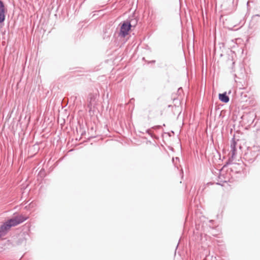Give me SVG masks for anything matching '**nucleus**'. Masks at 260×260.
<instances>
[{
	"mask_svg": "<svg viewBox=\"0 0 260 260\" xmlns=\"http://www.w3.org/2000/svg\"><path fill=\"white\" fill-rule=\"evenodd\" d=\"M11 227L8 221L5 222L0 228V236L4 235Z\"/></svg>",
	"mask_w": 260,
	"mask_h": 260,
	"instance_id": "obj_4",
	"label": "nucleus"
},
{
	"mask_svg": "<svg viewBox=\"0 0 260 260\" xmlns=\"http://www.w3.org/2000/svg\"><path fill=\"white\" fill-rule=\"evenodd\" d=\"M131 26L129 22H124L121 26L120 34L123 37L127 35Z\"/></svg>",
	"mask_w": 260,
	"mask_h": 260,
	"instance_id": "obj_2",
	"label": "nucleus"
},
{
	"mask_svg": "<svg viewBox=\"0 0 260 260\" xmlns=\"http://www.w3.org/2000/svg\"><path fill=\"white\" fill-rule=\"evenodd\" d=\"M7 12L4 4L0 0V23L3 22L5 19V14Z\"/></svg>",
	"mask_w": 260,
	"mask_h": 260,
	"instance_id": "obj_3",
	"label": "nucleus"
},
{
	"mask_svg": "<svg viewBox=\"0 0 260 260\" xmlns=\"http://www.w3.org/2000/svg\"><path fill=\"white\" fill-rule=\"evenodd\" d=\"M27 218V217L20 215L13 217L7 221L10 224V226H14L23 222L26 220Z\"/></svg>",
	"mask_w": 260,
	"mask_h": 260,
	"instance_id": "obj_1",
	"label": "nucleus"
},
{
	"mask_svg": "<svg viewBox=\"0 0 260 260\" xmlns=\"http://www.w3.org/2000/svg\"><path fill=\"white\" fill-rule=\"evenodd\" d=\"M219 99L222 102L228 103L229 101V98L226 95V92L219 94Z\"/></svg>",
	"mask_w": 260,
	"mask_h": 260,
	"instance_id": "obj_5",
	"label": "nucleus"
}]
</instances>
